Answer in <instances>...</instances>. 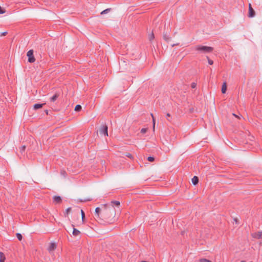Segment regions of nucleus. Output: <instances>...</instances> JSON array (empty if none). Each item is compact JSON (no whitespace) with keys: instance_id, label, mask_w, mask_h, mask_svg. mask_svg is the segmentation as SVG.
Segmentation results:
<instances>
[{"instance_id":"nucleus-14","label":"nucleus","mask_w":262,"mask_h":262,"mask_svg":"<svg viewBox=\"0 0 262 262\" xmlns=\"http://www.w3.org/2000/svg\"><path fill=\"white\" fill-rule=\"evenodd\" d=\"M5 254L2 252H0V262H5Z\"/></svg>"},{"instance_id":"nucleus-40","label":"nucleus","mask_w":262,"mask_h":262,"mask_svg":"<svg viewBox=\"0 0 262 262\" xmlns=\"http://www.w3.org/2000/svg\"><path fill=\"white\" fill-rule=\"evenodd\" d=\"M260 245H262V242L260 243Z\"/></svg>"},{"instance_id":"nucleus-32","label":"nucleus","mask_w":262,"mask_h":262,"mask_svg":"<svg viewBox=\"0 0 262 262\" xmlns=\"http://www.w3.org/2000/svg\"><path fill=\"white\" fill-rule=\"evenodd\" d=\"M8 34V32H4L3 33H2L1 36H5L7 34Z\"/></svg>"},{"instance_id":"nucleus-2","label":"nucleus","mask_w":262,"mask_h":262,"mask_svg":"<svg viewBox=\"0 0 262 262\" xmlns=\"http://www.w3.org/2000/svg\"><path fill=\"white\" fill-rule=\"evenodd\" d=\"M196 50L203 53H207L211 52L213 50V48L211 47L205 46H198L196 47Z\"/></svg>"},{"instance_id":"nucleus-12","label":"nucleus","mask_w":262,"mask_h":262,"mask_svg":"<svg viewBox=\"0 0 262 262\" xmlns=\"http://www.w3.org/2000/svg\"><path fill=\"white\" fill-rule=\"evenodd\" d=\"M59 95L58 93H56L54 96L50 98V101L51 102H55L59 97Z\"/></svg>"},{"instance_id":"nucleus-35","label":"nucleus","mask_w":262,"mask_h":262,"mask_svg":"<svg viewBox=\"0 0 262 262\" xmlns=\"http://www.w3.org/2000/svg\"><path fill=\"white\" fill-rule=\"evenodd\" d=\"M45 112H46L47 115L48 114V111L47 110H45Z\"/></svg>"},{"instance_id":"nucleus-15","label":"nucleus","mask_w":262,"mask_h":262,"mask_svg":"<svg viewBox=\"0 0 262 262\" xmlns=\"http://www.w3.org/2000/svg\"><path fill=\"white\" fill-rule=\"evenodd\" d=\"M73 234L74 236H77L80 234V231L77 230V229L74 228L73 231Z\"/></svg>"},{"instance_id":"nucleus-39","label":"nucleus","mask_w":262,"mask_h":262,"mask_svg":"<svg viewBox=\"0 0 262 262\" xmlns=\"http://www.w3.org/2000/svg\"><path fill=\"white\" fill-rule=\"evenodd\" d=\"M82 209H81V214H82Z\"/></svg>"},{"instance_id":"nucleus-28","label":"nucleus","mask_w":262,"mask_h":262,"mask_svg":"<svg viewBox=\"0 0 262 262\" xmlns=\"http://www.w3.org/2000/svg\"><path fill=\"white\" fill-rule=\"evenodd\" d=\"M5 13V10L0 6V14H2Z\"/></svg>"},{"instance_id":"nucleus-18","label":"nucleus","mask_w":262,"mask_h":262,"mask_svg":"<svg viewBox=\"0 0 262 262\" xmlns=\"http://www.w3.org/2000/svg\"><path fill=\"white\" fill-rule=\"evenodd\" d=\"M81 109H82V106L80 104L76 105L75 107V111L76 112H79V111H81Z\"/></svg>"},{"instance_id":"nucleus-5","label":"nucleus","mask_w":262,"mask_h":262,"mask_svg":"<svg viewBox=\"0 0 262 262\" xmlns=\"http://www.w3.org/2000/svg\"><path fill=\"white\" fill-rule=\"evenodd\" d=\"M255 12L254 9L252 8L251 4H249V12L248 17H253L255 16Z\"/></svg>"},{"instance_id":"nucleus-31","label":"nucleus","mask_w":262,"mask_h":262,"mask_svg":"<svg viewBox=\"0 0 262 262\" xmlns=\"http://www.w3.org/2000/svg\"><path fill=\"white\" fill-rule=\"evenodd\" d=\"M92 200V199H91V198L84 199H83L82 202H83V203L86 202L90 201Z\"/></svg>"},{"instance_id":"nucleus-13","label":"nucleus","mask_w":262,"mask_h":262,"mask_svg":"<svg viewBox=\"0 0 262 262\" xmlns=\"http://www.w3.org/2000/svg\"><path fill=\"white\" fill-rule=\"evenodd\" d=\"M163 39L166 41L169 42L171 40V37L167 35V33H164Z\"/></svg>"},{"instance_id":"nucleus-24","label":"nucleus","mask_w":262,"mask_h":262,"mask_svg":"<svg viewBox=\"0 0 262 262\" xmlns=\"http://www.w3.org/2000/svg\"><path fill=\"white\" fill-rule=\"evenodd\" d=\"M151 116L152 118L153 128H154V129H155L156 120H155V117L154 116V115L152 113L151 114Z\"/></svg>"},{"instance_id":"nucleus-33","label":"nucleus","mask_w":262,"mask_h":262,"mask_svg":"<svg viewBox=\"0 0 262 262\" xmlns=\"http://www.w3.org/2000/svg\"><path fill=\"white\" fill-rule=\"evenodd\" d=\"M170 117V114L169 113H167L166 114V118L169 121V119L168 118H169Z\"/></svg>"},{"instance_id":"nucleus-36","label":"nucleus","mask_w":262,"mask_h":262,"mask_svg":"<svg viewBox=\"0 0 262 262\" xmlns=\"http://www.w3.org/2000/svg\"><path fill=\"white\" fill-rule=\"evenodd\" d=\"M140 262H149V261H145V260H142V261H140Z\"/></svg>"},{"instance_id":"nucleus-27","label":"nucleus","mask_w":262,"mask_h":262,"mask_svg":"<svg viewBox=\"0 0 262 262\" xmlns=\"http://www.w3.org/2000/svg\"><path fill=\"white\" fill-rule=\"evenodd\" d=\"M147 128H143L141 130V133L142 134H145L147 132Z\"/></svg>"},{"instance_id":"nucleus-19","label":"nucleus","mask_w":262,"mask_h":262,"mask_svg":"<svg viewBox=\"0 0 262 262\" xmlns=\"http://www.w3.org/2000/svg\"><path fill=\"white\" fill-rule=\"evenodd\" d=\"M111 8H107V9H106L105 10H104L103 11H102L101 12V15H103V14H106L107 13H108L109 12L111 11Z\"/></svg>"},{"instance_id":"nucleus-38","label":"nucleus","mask_w":262,"mask_h":262,"mask_svg":"<svg viewBox=\"0 0 262 262\" xmlns=\"http://www.w3.org/2000/svg\"><path fill=\"white\" fill-rule=\"evenodd\" d=\"M241 262H246L245 260H242Z\"/></svg>"},{"instance_id":"nucleus-9","label":"nucleus","mask_w":262,"mask_h":262,"mask_svg":"<svg viewBox=\"0 0 262 262\" xmlns=\"http://www.w3.org/2000/svg\"><path fill=\"white\" fill-rule=\"evenodd\" d=\"M46 104V103H36V104H35L34 105H33V108L35 110H38L39 108H41V107H42V106Z\"/></svg>"},{"instance_id":"nucleus-16","label":"nucleus","mask_w":262,"mask_h":262,"mask_svg":"<svg viewBox=\"0 0 262 262\" xmlns=\"http://www.w3.org/2000/svg\"><path fill=\"white\" fill-rule=\"evenodd\" d=\"M154 38L155 35L153 32H152L150 34L148 35V39L150 41H151L154 40Z\"/></svg>"},{"instance_id":"nucleus-17","label":"nucleus","mask_w":262,"mask_h":262,"mask_svg":"<svg viewBox=\"0 0 262 262\" xmlns=\"http://www.w3.org/2000/svg\"><path fill=\"white\" fill-rule=\"evenodd\" d=\"M110 204H112L114 207V205L119 206L120 204V202H119L118 201H113L111 202Z\"/></svg>"},{"instance_id":"nucleus-23","label":"nucleus","mask_w":262,"mask_h":262,"mask_svg":"<svg viewBox=\"0 0 262 262\" xmlns=\"http://www.w3.org/2000/svg\"><path fill=\"white\" fill-rule=\"evenodd\" d=\"M26 146H25V145H23V146H21L20 147V152L21 154H23V153L25 151V149H26Z\"/></svg>"},{"instance_id":"nucleus-6","label":"nucleus","mask_w":262,"mask_h":262,"mask_svg":"<svg viewBox=\"0 0 262 262\" xmlns=\"http://www.w3.org/2000/svg\"><path fill=\"white\" fill-rule=\"evenodd\" d=\"M252 236L253 238L256 239H260L262 238V231H258L252 234Z\"/></svg>"},{"instance_id":"nucleus-21","label":"nucleus","mask_w":262,"mask_h":262,"mask_svg":"<svg viewBox=\"0 0 262 262\" xmlns=\"http://www.w3.org/2000/svg\"><path fill=\"white\" fill-rule=\"evenodd\" d=\"M124 156H125V157H126L129 158V159H133V158H134V157H133V155H132L131 154H130V153H128V152H127V153H126V154L124 155Z\"/></svg>"},{"instance_id":"nucleus-25","label":"nucleus","mask_w":262,"mask_h":262,"mask_svg":"<svg viewBox=\"0 0 262 262\" xmlns=\"http://www.w3.org/2000/svg\"><path fill=\"white\" fill-rule=\"evenodd\" d=\"M155 157H154L149 156L147 158V160L150 162H154L155 161Z\"/></svg>"},{"instance_id":"nucleus-30","label":"nucleus","mask_w":262,"mask_h":262,"mask_svg":"<svg viewBox=\"0 0 262 262\" xmlns=\"http://www.w3.org/2000/svg\"><path fill=\"white\" fill-rule=\"evenodd\" d=\"M196 83H195V82H192V83H191V88H192V89H194V88H196Z\"/></svg>"},{"instance_id":"nucleus-29","label":"nucleus","mask_w":262,"mask_h":262,"mask_svg":"<svg viewBox=\"0 0 262 262\" xmlns=\"http://www.w3.org/2000/svg\"><path fill=\"white\" fill-rule=\"evenodd\" d=\"M207 59H208V63L210 65H212L213 64V60H212L211 59H210L208 57H207Z\"/></svg>"},{"instance_id":"nucleus-11","label":"nucleus","mask_w":262,"mask_h":262,"mask_svg":"<svg viewBox=\"0 0 262 262\" xmlns=\"http://www.w3.org/2000/svg\"><path fill=\"white\" fill-rule=\"evenodd\" d=\"M227 86L226 82H224L222 86V93L225 94L227 91Z\"/></svg>"},{"instance_id":"nucleus-26","label":"nucleus","mask_w":262,"mask_h":262,"mask_svg":"<svg viewBox=\"0 0 262 262\" xmlns=\"http://www.w3.org/2000/svg\"><path fill=\"white\" fill-rule=\"evenodd\" d=\"M199 262H211L210 260L206 258H201L200 259Z\"/></svg>"},{"instance_id":"nucleus-3","label":"nucleus","mask_w":262,"mask_h":262,"mask_svg":"<svg viewBox=\"0 0 262 262\" xmlns=\"http://www.w3.org/2000/svg\"><path fill=\"white\" fill-rule=\"evenodd\" d=\"M33 53L34 52L33 50H30L27 53V56L28 57V61L30 63H33L35 61Z\"/></svg>"},{"instance_id":"nucleus-4","label":"nucleus","mask_w":262,"mask_h":262,"mask_svg":"<svg viewBox=\"0 0 262 262\" xmlns=\"http://www.w3.org/2000/svg\"><path fill=\"white\" fill-rule=\"evenodd\" d=\"M99 132L105 136H108V127L106 124L102 125L99 128Z\"/></svg>"},{"instance_id":"nucleus-7","label":"nucleus","mask_w":262,"mask_h":262,"mask_svg":"<svg viewBox=\"0 0 262 262\" xmlns=\"http://www.w3.org/2000/svg\"><path fill=\"white\" fill-rule=\"evenodd\" d=\"M57 248V245L55 243H51L50 245L48 248V250L49 252L53 251L55 250Z\"/></svg>"},{"instance_id":"nucleus-37","label":"nucleus","mask_w":262,"mask_h":262,"mask_svg":"<svg viewBox=\"0 0 262 262\" xmlns=\"http://www.w3.org/2000/svg\"><path fill=\"white\" fill-rule=\"evenodd\" d=\"M233 115H234V116H235L236 117H238V116L237 115H236L235 114H233Z\"/></svg>"},{"instance_id":"nucleus-8","label":"nucleus","mask_w":262,"mask_h":262,"mask_svg":"<svg viewBox=\"0 0 262 262\" xmlns=\"http://www.w3.org/2000/svg\"><path fill=\"white\" fill-rule=\"evenodd\" d=\"M53 201L57 204H60L62 202L61 198L58 195H55L53 198Z\"/></svg>"},{"instance_id":"nucleus-10","label":"nucleus","mask_w":262,"mask_h":262,"mask_svg":"<svg viewBox=\"0 0 262 262\" xmlns=\"http://www.w3.org/2000/svg\"><path fill=\"white\" fill-rule=\"evenodd\" d=\"M199 181V178L197 176H194L193 178L191 179L192 183L194 185H196L198 184Z\"/></svg>"},{"instance_id":"nucleus-22","label":"nucleus","mask_w":262,"mask_h":262,"mask_svg":"<svg viewBox=\"0 0 262 262\" xmlns=\"http://www.w3.org/2000/svg\"><path fill=\"white\" fill-rule=\"evenodd\" d=\"M71 208L69 207L68 208H67L66 210V211L64 212V215L65 216H68L69 213L71 211Z\"/></svg>"},{"instance_id":"nucleus-20","label":"nucleus","mask_w":262,"mask_h":262,"mask_svg":"<svg viewBox=\"0 0 262 262\" xmlns=\"http://www.w3.org/2000/svg\"><path fill=\"white\" fill-rule=\"evenodd\" d=\"M16 237L19 241H21L23 239V236L20 233H16Z\"/></svg>"},{"instance_id":"nucleus-34","label":"nucleus","mask_w":262,"mask_h":262,"mask_svg":"<svg viewBox=\"0 0 262 262\" xmlns=\"http://www.w3.org/2000/svg\"><path fill=\"white\" fill-rule=\"evenodd\" d=\"M84 219H85V213H84V211H83V222H84Z\"/></svg>"},{"instance_id":"nucleus-1","label":"nucleus","mask_w":262,"mask_h":262,"mask_svg":"<svg viewBox=\"0 0 262 262\" xmlns=\"http://www.w3.org/2000/svg\"><path fill=\"white\" fill-rule=\"evenodd\" d=\"M116 212V209L112 204H104L95 209V216L101 224H112L117 220Z\"/></svg>"}]
</instances>
